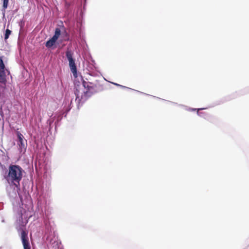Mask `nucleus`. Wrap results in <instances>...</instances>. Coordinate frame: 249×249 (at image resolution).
Listing matches in <instances>:
<instances>
[{
	"instance_id": "nucleus-1",
	"label": "nucleus",
	"mask_w": 249,
	"mask_h": 249,
	"mask_svg": "<svg viewBox=\"0 0 249 249\" xmlns=\"http://www.w3.org/2000/svg\"><path fill=\"white\" fill-rule=\"evenodd\" d=\"M24 173V170L20 166L11 164L9 166L4 178L10 186H15L17 189H19L20 182Z\"/></svg>"
},
{
	"instance_id": "nucleus-2",
	"label": "nucleus",
	"mask_w": 249,
	"mask_h": 249,
	"mask_svg": "<svg viewBox=\"0 0 249 249\" xmlns=\"http://www.w3.org/2000/svg\"><path fill=\"white\" fill-rule=\"evenodd\" d=\"M83 86L84 87L85 90L83 93H80L79 90L77 89L75 91V94L76 96V101L80 104H82L90 97L94 93L97 92V87L95 85L87 82L83 80L82 82Z\"/></svg>"
},
{
	"instance_id": "nucleus-3",
	"label": "nucleus",
	"mask_w": 249,
	"mask_h": 249,
	"mask_svg": "<svg viewBox=\"0 0 249 249\" xmlns=\"http://www.w3.org/2000/svg\"><path fill=\"white\" fill-rule=\"evenodd\" d=\"M4 56H0V83L5 84L6 82V73H10V71L6 69L3 61Z\"/></svg>"
},
{
	"instance_id": "nucleus-4",
	"label": "nucleus",
	"mask_w": 249,
	"mask_h": 249,
	"mask_svg": "<svg viewBox=\"0 0 249 249\" xmlns=\"http://www.w3.org/2000/svg\"><path fill=\"white\" fill-rule=\"evenodd\" d=\"M66 55L69 60V66L71 71L75 77L77 76V68L75 64L74 60L73 59L72 52L68 49L66 52Z\"/></svg>"
},
{
	"instance_id": "nucleus-5",
	"label": "nucleus",
	"mask_w": 249,
	"mask_h": 249,
	"mask_svg": "<svg viewBox=\"0 0 249 249\" xmlns=\"http://www.w3.org/2000/svg\"><path fill=\"white\" fill-rule=\"evenodd\" d=\"M21 240L24 249H31V246L28 237V233L26 231L21 232Z\"/></svg>"
},
{
	"instance_id": "nucleus-6",
	"label": "nucleus",
	"mask_w": 249,
	"mask_h": 249,
	"mask_svg": "<svg viewBox=\"0 0 249 249\" xmlns=\"http://www.w3.org/2000/svg\"><path fill=\"white\" fill-rule=\"evenodd\" d=\"M21 240L24 249H31V246L28 237V233L26 231L21 232Z\"/></svg>"
},
{
	"instance_id": "nucleus-7",
	"label": "nucleus",
	"mask_w": 249,
	"mask_h": 249,
	"mask_svg": "<svg viewBox=\"0 0 249 249\" xmlns=\"http://www.w3.org/2000/svg\"><path fill=\"white\" fill-rule=\"evenodd\" d=\"M26 223H24L23 221L22 214L21 213L19 217L18 220L16 221V228L18 231H25V225Z\"/></svg>"
},
{
	"instance_id": "nucleus-8",
	"label": "nucleus",
	"mask_w": 249,
	"mask_h": 249,
	"mask_svg": "<svg viewBox=\"0 0 249 249\" xmlns=\"http://www.w3.org/2000/svg\"><path fill=\"white\" fill-rule=\"evenodd\" d=\"M56 41L57 39H56L53 36L51 38H50L49 40H48L46 42L45 46L47 48H51L55 44Z\"/></svg>"
},
{
	"instance_id": "nucleus-9",
	"label": "nucleus",
	"mask_w": 249,
	"mask_h": 249,
	"mask_svg": "<svg viewBox=\"0 0 249 249\" xmlns=\"http://www.w3.org/2000/svg\"><path fill=\"white\" fill-rule=\"evenodd\" d=\"M17 136H18V141L19 142L18 144L19 146H20L21 147H24V144L23 143V139H24L23 136L19 132H17Z\"/></svg>"
},
{
	"instance_id": "nucleus-10",
	"label": "nucleus",
	"mask_w": 249,
	"mask_h": 249,
	"mask_svg": "<svg viewBox=\"0 0 249 249\" xmlns=\"http://www.w3.org/2000/svg\"><path fill=\"white\" fill-rule=\"evenodd\" d=\"M60 35H61V30H60V28H55L54 35L53 36V37L57 40L58 38H59V37L60 36Z\"/></svg>"
},
{
	"instance_id": "nucleus-11",
	"label": "nucleus",
	"mask_w": 249,
	"mask_h": 249,
	"mask_svg": "<svg viewBox=\"0 0 249 249\" xmlns=\"http://www.w3.org/2000/svg\"><path fill=\"white\" fill-rule=\"evenodd\" d=\"M11 31L9 29H7L6 30L5 34V36H4V39L5 40H6L9 38V36L11 34Z\"/></svg>"
},
{
	"instance_id": "nucleus-12",
	"label": "nucleus",
	"mask_w": 249,
	"mask_h": 249,
	"mask_svg": "<svg viewBox=\"0 0 249 249\" xmlns=\"http://www.w3.org/2000/svg\"><path fill=\"white\" fill-rule=\"evenodd\" d=\"M9 0H3V8L5 10L8 7Z\"/></svg>"
},
{
	"instance_id": "nucleus-13",
	"label": "nucleus",
	"mask_w": 249,
	"mask_h": 249,
	"mask_svg": "<svg viewBox=\"0 0 249 249\" xmlns=\"http://www.w3.org/2000/svg\"><path fill=\"white\" fill-rule=\"evenodd\" d=\"M114 85H116V86H120V87H123V88H124V86H123L120 85H119V84H116V83H115V84H114Z\"/></svg>"
}]
</instances>
